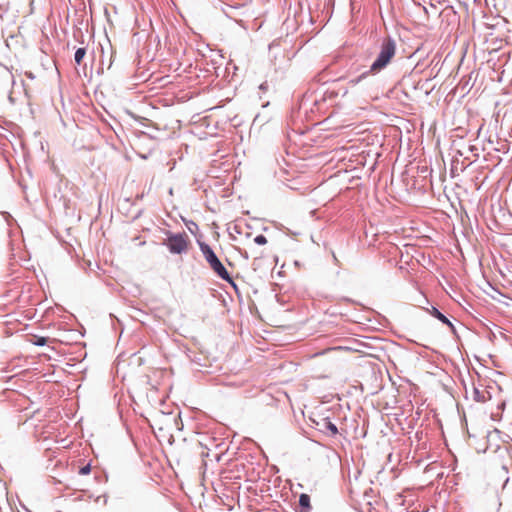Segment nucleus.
Masks as SVG:
<instances>
[{
	"label": "nucleus",
	"instance_id": "nucleus-1",
	"mask_svg": "<svg viewBox=\"0 0 512 512\" xmlns=\"http://www.w3.org/2000/svg\"><path fill=\"white\" fill-rule=\"evenodd\" d=\"M397 51V44L394 38L391 36L385 37L380 44V50L377 54L376 59L372 62L369 67V72H373L374 75L379 74L391 63L395 57Z\"/></svg>",
	"mask_w": 512,
	"mask_h": 512
},
{
	"label": "nucleus",
	"instance_id": "nucleus-2",
	"mask_svg": "<svg viewBox=\"0 0 512 512\" xmlns=\"http://www.w3.org/2000/svg\"><path fill=\"white\" fill-rule=\"evenodd\" d=\"M198 245L200 248V251L202 252L205 260L209 264L210 268L214 271V273L221 278L222 280L232 284L235 286V283L225 268V266L222 264L216 253L213 251V249L205 242L198 241Z\"/></svg>",
	"mask_w": 512,
	"mask_h": 512
},
{
	"label": "nucleus",
	"instance_id": "nucleus-3",
	"mask_svg": "<svg viewBox=\"0 0 512 512\" xmlns=\"http://www.w3.org/2000/svg\"><path fill=\"white\" fill-rule=\"evenodd\" d=\"M347 93V88L336 89L335 87L322 86L309 95L307 101L312 102L314 106L320 109L321 104L327 100H333L339 96L344 97Z\"/></svg>",
	"mask_w": 512,
	"mask_h": 512
},
{
	"label": "nucleus",
	"instance_id": "nucleus-4",
	"mask_svg": "<svg viewBox=\"0 0 512 512\" xmlns=\"http://www.w3.org/2000/svg\"><path fill=\"white\" fill-rule=\"evenodd\" d=\"M168 250L172 254H182L186 252L188 247L187 236L185 233H167V239L164 242Z\"/></svg>",
	"mask_w": 512,
	"mask_h": 512
},
{
	"label": "nucleus",
	"instance_id": "nucleus-5",
	"mask_svg": "<svg viewBox=\"0 0 512 512\" xmlns=\"http://www.w3.org/2000/svg\"><path fill=\"white\" fill-rule=\"evenodd\" d=\"M313 427L319 432L327 436H336L339 431L335 423H333L330 417L318 416L317 418H311Z\"/></svg>",
	"mask_w": 512,
	"mask_h": 512
},
{
	"label": "nucleus",
	"instance_id": "nucleus-6",
	"mask_svg": "<svg viewBox=\"0 0 512 512\" xmlns=\"http://www.w3.org/2000/svg\"><path fill=\"white\" fill-rule=\"evenodd\" d=\"M372 76H375V75L373 74V72H369V69H367L366 71L362 72L360 75H358L354 78H351L348 81V84L351 86H356L362 82L371 83Z\"/></svg>",
	"mask_w": 512,
	"mask_h": 512
},
{
	"label": "nucleus",
	"instance_id": "nucleus-7",
	"mask_svg": "<svg viewBox=\"0 0 512 512\" xmlns=\"http://www.w3.org/2000/svg\"><path fill=\"white\" fill-rule=\"evenodd\" d=\"M300 506V512H309L311 509L310 505V496L308 494L302 493L299 496L298 500Z\"/></svg>",
	"mask_w": 512,
	"mask_h": 512
},
{
	"label": "nucleus",
	"instance_id": "nucleus-8",
	"mask_svg": "<svg viewBox=\"0 0 512 512\" xmlns=\"http://www.w3.org/2000/svg\"><path fill=\"white\" fill-rule=\"evenodd\" d=\"M429 313L443 324L448 323V318L436 307L432 306L431 309L429 310Z\"/></svg>",
	"mask_w": 512,
	"mask_h": 512
},
{
	"label": "nucleus",
	"instance_id": "nucleus-9",
	"mask_svg": "<svg viewBox=\"0 0 512 512\" xmlns=\"http://www.w3.org/2000/svg\"><path fill=\"white\" fill-rule=\"evenodd\" d=\"M86 48L85 47H79L76 49L74 54V61L77 65H81L85 55H86Z\"/></svg>",
	"mask_w": 512,
	"mask_h": 512
},
{
	"label": "nucleus",
	"instance_id": "nucleus-10",
	"mask_svg": "<svg viewBox=\"0 0 512 512\" xmlns=\"http://www.w3.org/2000/svg\"><path fill=\"white\" fill-rule=\"evenodd\" d=\"M48 338L44 336H33L31 339V343L35 346H45L47 344Z\"/></svg>",
	"mask_w": 512,
	"mask_h": 512
},
{
	"label": "nucleus",
	"instance_id": "nucleus-11",
	"mask_svg": "<svg viewBox=\"0 0 512 512\" xmlns=\"http://www.w3.org/2000/svg\"><path fill=\"white\" fill-rule=\"evenodd\" d=\"M185 225L192 234H194L195 231L198 230V225L192 220L185 222Z\"/></svg>",
	"mask_w": 512,
	"mask_h": 512
},
{
	"label": "nucleus",
	"instance_id": "nucleus-12",
	"mask_svg": "<svg viewBox=\"0 0 512 512\" xmlns=\"http://www.w3.org/2000/svg\"><path fill=\"white\" fill-rule=\"evenodd\" d=\"M254 242L257 245H265L267 243V238L264 235L259 234L254 238Z\"/></svg>",
	"mask_w": 512,
	"mask_h": 512
},
{
	"label": "nucleus",
	"instance_id": "nucleus-13",
	"mask_svg": "<svg viewBox=\"0 0 512 512\" xmlns=\"http://www.w3.org/2000/svg\"><path fill=\"white\" fill-rule=\"evenodd\" d=\"M90 472H91V464L90 463H87L86 465L82 466L78 471V473L80 475H88Z\"/></svg>",
	"mask_w": 512,
	"mask_h": 512
},
{
	"label": "nucleus",
	"instance_id": "nucleus-14",
	"mask_svg": "<svg viewBox=\"0 0 512 512\" xmlns=\"http://www.w3.org/2000/svg\"><path fill=\"white\" fill-rule=\"evenodd\" d=\"M474 399L477 402H485L484 395L478 389H474Z\"/></svg>",
	"mask_w": 512,
	"mask_h": 512
},
{
	"label": "nucleus",
	"instance_id": "nucleus-15",
	"mask_svg": "<svg viewBox=\"0 0 512 512\" xmlns=\"http://www.w3.org/2000/svg\"><path fill=\"white\" fill-rule=\"evenodd\" d=\"M445 325H447L451 332L454 334V335H457V331H456V328L454 326V324L448 319V323H445Z\"/></svg>",
	"mask_w": 512,
	"mask_h": 512
},
{
	"label": "nucleus",
	"instance_id": "nucleus-16",
	"mask_svg": "<svg viewBox=\"0 0 512 512\" xmlns=\"http://www.w3.org/2000/svg\"><path fill=\"white\" fill-rule=\"evenodd\" d=\"M445 325H447L451 332L454 334V335H457V331H456V328L454 326V324L448 319V323H445Z\"/></svg>",
	"mask_w": 512,
	"mask_h": 512
},
{
	"label": "nucleus",
	"instance_id": "nucleus-17",
	"mask_svg": "<svg viewBox=\"0 0 512 512\" xmlns=\"http://www.w3.org/2000/svg\"><path fill=\"white\" fill-rule=\"evenodd\" d=\"M6 10L0 5V19H2L3 17V12H5Z\"/></svg>",
	"mask_w": 512,
	"mask_h": 512
},
{
	"label": "nucleus",
	"instance_id": "nucleus-18",
	"mask_svg": "<svg viewBox=\"0 0 512 512\" xmlns=\"http://www.w3.org/2000/svg\"><path fill=\"white\" fill-rule=\"evenodd\" d=\"M266 85H267L266 83H262L259 88L264 90V89H266Z\"/></svg>",
	"mask_w": 512,
	"mask_h": 512
},
{
	"label": "nucleus",
	"instance_id": "nucleus-19",
	"mask_svg": "<svg viewBox=\"0 0 512 512\" xmlns=\"http://www.w3.org/2000/svg\"><path fill=\"white\" fill-rule=\"evenodd\" d=\"M111 65H112V61L110 60L108 63V69L111 67Z\"/></svg>",
	"mask_w": 512,
	"mask_h": 512
},
{
	"label": "nucleus",
	"instance_id": "nucleus-20",
	"mask_svg": "<svg viewBox=\"0 0 512 512\" xmlns=\"http://www.w3.org/2000/svg\"><path fill=\"white\" fill-rule=\"evenodd\" d=\"M104 63H107V60H102L101 64L104 65Z\"/></svg>",
	"mask_w": 512,
	"mask_h": 512
},
{
	"label": "nucleus",
	"instance_id": "nucleus-21",
	"mask_svg": "<svg viewBox=\"0 0 512 512\" xmlns=\"http://www.w3.org/2000/svg\"><path fill=\"white\" fill-rule=\"evenodd\" d=\"M104 63H107V60H102L101 64L104 65Z\"/></svg>",
	"mask_w": 512,
	"mask_h": 512
}]
</instances>
